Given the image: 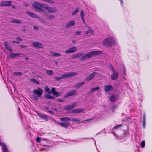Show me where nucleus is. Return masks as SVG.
Here are the masks:
<instances>
[{
	"instance_id": "1",
	"label": "nucleus",
	"mask_w": 152,
	"mask_h": 152,
	"mask_svg": "<svg viewBox=\"0 0 152 152\" xmlns=\"http://www.w3.org/2000/svg\"><path fill=\"white\" fill-rule=\"evenodd\" d=\"M102 53L101 51H94L90 52L87 54L84 55L83 53H78L76 54L77 58L81 57L79 58V59L80 61H82L88 59L92 56L101 54Z\"/></svg>"
},
{
	"instance_id": "2",
	"label": "nucleus",
	"mask_w": 152,
	"mask_h": 152,
	"mask_svg": "<svg viewBox=\"0 0 152 152\" xmlns=\"http://www.w3.org/2000/svg\"><path fill=\"white\" fill-rule=\"evenodd\" d=\"M39 6L42 7H44V5L37 2H34L32 4V6L36 10L40 12L43 13V14L45 16V17H46V15H48L47 13Z\"/></svg>"
},
{
	"instance_id": "3",
	"label": "nucleus",
	"mask_w": 152,
	"mask_h": 152,
	"mask_svg": "<svg viewBox=\"0 0 152 152\" xmlns=\"http://www.w3.org/2000/svg\"><path fill=\"white\" fill-rule=\"evenodd\" d=\"M77 73L76 72H69L61 75L60 77H55L54 79L56 81H59L62 79L69 78L77 75Z\"/></svg>"
},
{
	"instance_id": "4",
	"label": "nucleus",
	"mask_w": 152,
	"mask_h": 152,
	"mask_svg": "<svg viewBox=\"0 0 152 152\" xmlns=\"http://www.w3.org/2000/svg\"><path fill=\"white\" fill-rule=\"evenodd\" d=\"M103 43L105 46L110 47L114 45L115 41L113 38L110 37L105 39L103 41Z\"/></svg>"
},
{
	"instance_id": "5",
	"label": "nucleus",
	"mask_w": 152,
	"mask_h": 152,
	"mask_svg": "<svg viewBox=\"0 0 152 152\" xmlns=\"http://www.w3.org/2000/svg\"><path fill=\"white\" fill-rule=\"evenodd\" d=\"M43 8L45 9L48 12L52 13H55L57 10L55 8H53L47 5H44Z\"/></svg>"
},
{
	"instance_id": "6",
	"label": "nucleus",
	"mask_w": 152,
	"mask_h": 152,
	"mask_svg": "<svg viewBox=\"0 0 152 152\" xmlns=\"http://www.w3.org/2000/svg\"><path fill=\"white\" fill-rule=\"evenodd\" d=\"M38 90L35 89L33 91V93L36 95L37 97H40L43 93V90L39 88H37Z\"/></svg>"
},
{
	"instance_id": "7",
	"label": "nucleus",
	"mask_w": 152,
	"mask_h": 152,
	"mask_svg": "<svg viewBox=\"0 0 152 152\" xmlns=\"http://www.w3.org/2000/svg\"><path fill=\"white\" fill-rule=\"evenodd\" d=\"M77 91L76 90H73L67 93L64 96V98H67L70 96H72L76 95L77 94Z\"/></svg>"
},
{
	"instance_id": "8",
	"label": "nucleus",
	"mask_w": 152,
	"mask_h": 152,
	"mask_svg": "<svg viewBox=\"0 0 152 152\" xmlns=\"http://www.w3.org/2000/svg\"><path fill=\"white\" fill-rule=\"evenodd\" d=\"M77 50V48L76 46H74L70 48L68 50L65 51V53L66 54H69L73 53L76 52Z\"/></svg>"
},
{
	"instance_id": "9",
	"label": "nucleus",
	"mask_w": 152,
	"mask_h": 152,
	"mask_svg": "<svg viewBox=\"0 0 152 152\" xmlns=\"http://www.w3.org/2000/svg\"><path fill=\"white\" fill-rule=\"evenodd\" d=\"M118 72L115 71L112 72L111 78L112 80H115L118 78Z\"/></svg>"
},
{
	"instance_id": "10",
	"label": "nucleus",
	"mask_w": 152,
	"mask_h": 152,
	"mask_svg": "<svg viewBox=\"0 0 152 152\" xmlns=\"http://www.w3.org/2000/svg\"><path fill=\"white\" fill-rule=\"evenodd\" d=\"M37 114L38 116L45 120L46 121H47L48 119V116L46 115H44L41 113L39 112L37 113Z\"/></svg>"
},
{
	"instance_id": "11",
	"label": "nucleus",
	"mask_w": 152,
	"mask_h": 152,
	"mask_svg": "<svg viewBox=\"0 0 152 152\" xmlns=\"http://www.w3.org/2000/svg\"><path fill=\"white\" fill-rule=\"evenodd\" d=\"M32 44L34 47H37L38 48H42L43 47V45L38 42H33Z\"/></svg>"
},
{
	"instance_id": "12",
	"label": "nucleus",
	"mask_w": 152,
	"mask_h": 152,
	"mask_svg": "<svg viewBox=\"0 0 152 152\" xmlns=\"http://www.w3.org/2000/svg\"><path fill=\"white\" fill-rule=\"evenodd\" d=\"M113 87L112 86L107 85L104 86V89L105 92H107L112 90Z\"/></svg>"
},
{
	"instance_id": "13",
	"label": "nucleus",
	"mask_w": 152,
	"mask_h": 152,
	"mask_svg": "<svg viewBox=\"0 0 152 152\" xmlns=\"http://www.w3.org/2000/svg\"><path fill=\"white\" fill-rule=\"evenodd\" d=\"M96 72H93L91 73L90 75L87 76L86 79V80L87 81H88L91 80L96 75Z\"/></svg>"
},
{
	"instance_id": "14",
	"label": "nucleus",
	"mask_w": 152,
	"mask_h": 152,
	"mask_svg": "<svg viewBox=\"0 0 152 152\" xmlns=\"http://www.w3.org/2000/svg\"><path fill=\"white\" fill-rule=\"evenodd\" d=\"M51 91L53 94L56 97H58L61 95V93H60L57 92L56 91L55 88L54 87L52 88Z\"/></svg>"
},
{
	"instance_id": "15",
	"label": "nucleus",
	"mask_w": 152,
	"mask_h": 152,
	"mask_svg": "<svg viewBox=\"0 0 152 152\" xmlns=\"http://www.w3.org/2000/svg\"><path fill=\"white\" fill-rule=\"evenodd\" d=\"M12 2L11 1H4L1 3L0 6H6L11 5Z\"/></svg>"
},
{
	"instance_id": "16",
	"label": "nucleus",
	"mask_w": 152,
	"mask_h": 152,
	"mask_svg": "<svg viewBox=\"0 0 152 152\" xmlns=\"http://www.w3.org/2000/svg\"><path fill=\"white\" fill-rule=\"evenodd\" d=\"M58 124L61 125L63 127L66 128H68L70 125L69 122L59 123H58Z\"/></svg>"
},
{
	"instance_id": "17",
	"label": "nucleus",
	"mask_w": 152,
	"mask_h": 152,
	"mask_svg": "<svg viewBox=\"0 0 152 152\" xmlns=\"http://www.w3.org/2000/svg\"><path fill=\"white\" fill-rule=\"evenodd\" d=\"M0 145L3 146V152H8L7 148L4 143L2 142H0Z\"/></svg>"
},
{
	"instance_id": "18",
	"label": "nucleus",
	"mask_w": 152,
	"mask_h": 152,
	"mask_svg": "<svg viewBox=\"0 0 152 152\" xmlns=\"http://www.w3.org/2000/svg\"><path fill=\"white\" fill-rule=\"evenodd\" d=\"M4 45L5 48L9 51H12V50L11 48L8 44L7 41H5L4 43Z\"/></svg>"
},
{
	"instance_id": "19",
	"label": "nucleus",
	"mask_w": 152,
	"mask_h": 152,
	"mask_svg": "<svg viewBox=\"0 0 152 152\" xmlns=\"http://www.w3.org/2000/svg\"><path fill=\"white\" fill-rule=\"evenodd\" d=\"M75 22L74 21H70L69 22L67 23L66 25V28H68L72 26H73L75 25Z\"/></svg>"
},
{
	"instance_id": "20",
	"label": "nucleus",
	"mask_w": 152,
	"mask_h": 152,
	"mask_svg": "<svg viewBox=\"0 0 152 152\" xmlns=\"http://www.w3.org/2000/svg\"><path fill=\"white\" fill-rule=\"evenodd\" d=\"M142 126L143 128H145V113L144 114L142 119Z\"/></svg>"
},
{
	"instance_id": "21",
	"label": "nucleus",
	"mask_w": 152,
	"mask_h": 152,
	"mask_svg": "<svg viewBox=\"0 0 152 152\" xmlns=\"http://www.w3.org/2000/svg\"><path fill=\"white\" fill-rule=\"evenodd\" d=\"M45 97L46 99H55L54 97L48 94H45Z\"/></svg>"
},
{
	"instance_id": "22",
	"label": "nucleus",
	"mask_w": 152,
	"mask_h": 152,
	"mask_svg": "<svg viewBox=\"0 0 152 152\" xmlns=\"http://www.w3.org/2000/svg\"><path fill=\"white\" fill-rule=\"evenodd\" d=\"M84 83H85V82L84 81L81 82L75 85L74 86V87L75 88H79L80 87H81V86H82L83 85Z\"/></svg>"
},
{
	"instance_id": "23",
	"label": "nucleus",
	"mask_w": 152,
	"mask_h": 152,
	"mask_svg": "<svg viewBox=\"0 0 152 152\" xmlns=\"http://www.w3.org/2000/svg\"><path fill=\"white\" fill-rule=\"evenodd\" d=\"M54 18V16L52 14H48L46 15V17L45 18L48 19H53Z\"/></svg>"
},
{
	"instance_id": "24",
	"label": "nucleus",
	"mask_w": 152,
	"mask_h": 152,
	"mask_svg": "<svg viewBox=\"0 0 152 152\" xmlns=\"http://www.w3.org/2000/svg\"><path fill=\"white\" fill-rule=\"evenodd\" d=\"M86 35L89 36L94 34L93 31L92 29L89 30L88 31H86Z\"/></svg>"
},
{
	"instance_id": "25",
	"label": "nucleus",
	"mask_w": 152,
	"mask_h": 152,
	"mask_svg": "<svg viewBox=\"0 0 152 152\" xmlns=\"http://www.w3.org/2000/svg\"><path fill=\"white\" fill-rule=\"evenodd\" d=\"M21 55V54L20 53H11L10 54L9 56L11 58H13Z\"/></svg>"
},
{
	"instance_id": "26",
	"label": "nucleus",
	"mask_w": 152,
	"mask_h": 152,
	"mask_svg": "<svg viewBox=\"0 0 152 152\" xmlns=\"http://www.w3.org/2000/svg\"><path fill=\"white\" fill-rule=\"evenodd\" d=\"M100 89L99 87H97L91 89L89 91V93H91L96 90H99Z\"/></svg>"
},
{
	"instance_id": "27",
	"label": "nucleus",
	"mask_w": 152,
	"mask_h": 152,
	"mask_svg": "<svg viewBox=\"0 0 152 152\" xmlns=\"http://www.w3.org/2000/svg\"><path fill=\"white\" fill-rule=\"evenodd\" d=\"M11 22L12 23H13L18 24L21 23V22L20 20L16 19L12 20L11 21Z\"/></svg>"
},
{
	"instance_id": "28",
	"label": "nucleus",
	"mask_w": 152,
	"mask_h": 152,
	"mask_svg": "<svg viewBox=\"0 0 152 152\" xmlns=\"http://www.w3.org/2000/svg\"><path fill=\"white\" fill-rule=\"evenodd\" d=\"M28 14L30 16L34 18H37L38 17V16L37 15L34 14L30 12H28Z\"/></svg>"
},
{
	"instance_id": "29",
	"label": "nucleus",
	"mask_w": 152,
	"mask_h": 152,
	"mask_svg": "<svg viewBox=\"0 0 152 152\" xmlns=\"http://www.w3.org/2000/svg\"><path fill=\"white\" fill-rule=\"evenodd\" d=\"M110 100L111 102H114L117 100L116 97L114 96H112L110 98Z\"/></svg>"
},
{
	"instance_id": "30",
	"label": "nucleus",
	"mask_w": 152,
	"mask_h": 152,
	"mask_svg": "<svg viewBox=\"0 0 152 152\" xmlns=\"http://www.w3.org/2000/svg\"><path fill=\"white\" fill-rule=\"evenodd\" d=\"M76 104H77L76 103H74L72 104H69L68 105L69 106L70 109H71L75 107H76Z\"/></svg>"
},
{
	"instance_id": "31",
	"label": "nucleus",
	"mask_w": 152,
	"mask_h": 152,
	"mask_svg": "<svg viewBox=\"0 0 152 152\" xmlns=\"http://www.w3.org/2000/svg\"><path fill=\"white\" fill-rule=\"evenodd\" d=\"M60 119L61 121H68L70 120V119L69 117L61 118H60Z\"/></svg>"
},
{
	"instance_id": "32",
	"label": "nucleus",
	"mask_w": 152,
	"mask_h": 152,
	"mask_svg": "<svg viewBox=\"0 0 152 152\" xmlns=\"http://www.w3.org/2000/svg\"><path fill=\"white\" fill-rule=\"evenodd\" d=\"M45 91L48 94H51V91L50 89L48 87H46L45 88Z\"/></svg>"
},
{
	"instance_id": "33",
	"label": "nucleus",
	"mask_w": 152,
	"mask_h": 152,
	"mask_svg": "<svg viewBox=\"0 0 152 152\" xmlns=\"http://www.w3.org/2000/svg\"><path fill=\"white\" fill-rule=\"evenodd\" d=\"M46 73L49 75H52L53 74V72L52 70H47L46 71Z\"/></svg>"
},
{
	"instance_id": "34",
	"label": "nucleus",
	"mask_w": 152,
	"mask_h": 152,
	"mask_svg": "<svg viewBox=\"0 0 152 152\" xmlns=\"http://www.w3.org/2000/svg\"><path fill=\"white\" fill-rule=\"evenodd\" d=\"M145 142L144 140L142 141L140 144V146L142 148H143L145 147Z\"/></svg>"
},
{
	"instance_id": "35",
	"label": "nucleus",
	"mask_w": 152,
	"mask_h": 152,
	"mask_svg": "<svg viewBox=\"0 0 152 152\" xmlns=\"http://www.w3.org/2000/svg\"><path fill=\"white\" fill-rule=\"evenodd\" d=\"M79 11V9L78 8H77L72 13V15H75Z\"/></svg>"
},
{
	"instance_id": "36",
	"label": "nucleus",
	"mask_w": 152,
	"mask_h": 152,
	"mask_svg": "<svg viewBox=\"0 0 152 152\" xmlns=\"http://www.w3.org/2000/svg\"><path fill=\"white\" fill-rule=\"evenodd\" d=\"M30 81L31 82L37 83V84H39V82L36 80L35 79H31L30 80Z\"/></svg>"
},
{
	"instance_id": "37",
	"label": "nucleus",
	"mask_w": 152,
	"mask_h": 152,
	"mask_svg": "<svg viewBox=\"0 0 152 152\" xmlns=\"http://www.w3.org/2000/svg\"><path fill=\"white\" fill-rule=\"evenodd\" d=\"M14 75H18L19 76H20L22 75V74L20 72H14Z\"/></svg>"
},
{
	"instance_id": "38",
	"label": "nucleus",
	"mask_w": 152,
	"mask_h": 152,
	"mask_svg": "<svg viewBox=\"0 0 152 152\" xmlns=\"http://www.w3.org/2000/svg\"><path fill=\"white\" fill-rule=\"evenodd\" d=\"M72 120L74 121L77 122L80 121V119L78 118H74L72 119Z\"/></svg>"
},
{
	"instance_id": "39",
	"label": "nucleus",
	"mask_w": 152,
	"mask_h": 152,
	"mask_svg": "<svg viewBox=\"0 0 152 152\" xmlns=\"http://www.w3.org/2000/svg\"><path fill=\"white\" fill-rule=\"evenodd\" d=\"M80 16L81 17V18H84V12L83 11H82L80 12Z\"/></svg>"
},
{
	"instance_id": "40",
	"label": "nucleus",
	"mask_w": 152,
	"mask_h": 152,
	"mask_svg": "<svg viewBox=\"0 0 152 152\" xmlns=\"http://www.w3.org/2000/svg\"><path fill=\"white\" fill-rule=\"evenodd\" d=\"M52 55L54 56H55L58 57L61 56V54L59 53H53L52 54Z\"/></svg>"
},
{
	"instance_id": "41",
	"label": "nucleus",
	"mask_w": 152,
	"mask_h": 152,
	"mask_svg": "<svg viewBox=\"0 0 152 152\" xmlns=\"http://www.w3.org/2000/svg\"><path fill=\"white\" fill-rule=\"evenodd\" d=\"M64 108L65 110H67L70 109L68 105L65 106Z\"/></svg>"
},
{
	"instance_id": "42",
	"label": "nucleus",
	"mask_w": 152,
	"mask_h": 152,
	"mask_svg": "<svg viewBox=\"0 0 152 152\" xmlns=\"http://www.w3.org/2000/svg\"><path fill=\"white\" fill-rule=\"evenodd\" d=\"M77 113H80L83 112L84 110V109H77Z\"/></svg>"
},
{
	"instance_id": "43",
	"label": "nucleus",
	"mask_w": 152,
	"mask_h": 152,
	"mask_svg": "<svg viewBox=\"0 0 152 152\" xmlns=\"http://www.w3.org/2000/svg\"><path fill=\"white\" fill-rule=\"evenodd\" d=\"M77 58L76 54H75L72 55L71 57V58L72 59H73L75 58Z\"/></svg>"
},
{
	"instance_id": "44",
	"label": "nucleus",
	"mask_w": 152,
	"mask_h": 152,
	"mask_svg": "<svg viewBox=\"0 0 152 152\" xmlns=\"http://www.w3.org/2000/svg\"><path fill=\"white\" fill-rule=\"evenodd\" d=\"M109 68L111 69L112 72L115 71L113 66L112 65H110V66Z\"/></svg>"
},
{
	"instance_id": "45",
	"label": "nucleus",
	"mask_w": 152,
	"mask_h": 152,
	"mask_svg": "<svg viewBox=\"0 0 152 152\" xmlns=\"http://www.w3.org/2000/svg\"><path fill=\"white\" fill-rule=\"evenodd\" d=\"M39 21L41 23H45V22L43 19H42L41 18H39Z\"/></svg>"
},
{
	"instance_id": "46",
	"label": "nucleus",
	"mask_w": 152,
	"mask_h": 152,
	"mask_svg": "<svg viewBox=\"0 0 152 152\" xmlns=\"http://www.w3.org/2000/svg\"><path fill=\"white\" fill-rule=\"evenodd\" d=\"M81 33V31H78L75 33V34L76 35H80Z\"/></svg>"
},
{
	"instance_id": "47",
	"label": "nucleus",
	"mask_w": 152,
	"mask_h": 152,
	"mask_svg": "<svg viewBox=\"0 0 152 152\" xmlns=\"http://www.w3.org/2000/svg\"><path fill=\"white\" fill-rule=\"evenodd\" d=\"M36 140L37 141V142H40L41 141V139L40 137H37L36 138Z\"/></svg>"
},
{
	"instance_id": "48",
	"label": "nucleus",
	"mask_w": 152,
	"mask_h": 152,
	"mask_svg": "<svg viewBox=\"0 0 152 152\" xmlns=\"http://www.w3.org/2000/svg\"><path fill=\"white\" fill-rule=\"evenodd\" d=\"M56 101L58 102H63L64 101V100H63L62 99H57L56 100Z\"/></svg>"
},
{
	"instance_id": "49",
	"label": "nucleus",
	"mask_w": 152,
	"mask_h": 152,
	"mask_svg": "<svg viewBox=\"0 0 152 152\" xmlns=\"http://www.w3.org/2000/svg\"><path fill=\"white\" fill-rule=\"evenodd\" d=\"M93 117L92 118H91L86 119V120H85L84 121H87V122H89L91 120H93Z\"/></svg>"
},
{
	"instance_id": "50",
	"label": "nucleus",
	"mask_w": 152,
	"mask_h": 152,
	"mask_svg": "<svg viewBox=\"0 0 152 152\" xmlns=\"http://www.w3.org/2000/svg\"><path fill=\"white\" fill-rule=\"evenodd\" d=\"M48 112L50 114H51L54 115V113L52 111L49 110L48 111Z\"/></svg>"
},
{
	"instance_id": "51",
	"label": "nucleus",
	"mask_w": 152,
	"mask_h": 152,
	"mask_svg": "<svg viewBox=\"0 0 152 152\" xmlns=\"http://www.w3.org/2000/svg\"><path fill=\"white\" fill-rule=\"evenodd\" d=\"M20 46L22 48H26L27 47V46L24 45H20Z\"/></svg>"
},
{
	"instance_id": "52",
	"label": "nucleus",
	"mask_w": 152,
	"mask_h": 152,
	"mask_svg": "<svg viewBox=\"0 0 152 152\" xmlns=\"http://www.w3.org/2000/svg\"><path fill=\"white\" fill-rule=\"evenodd\" d=\"M33 99L34 100H38V99L37 98V96H35L33 95Z\"/></svg>"
},
{
	"instance_id": "53",
	"label": "nucleus",
	"mask_w": 152,
	"mask_h": 152,
	"mask_svg": "<svg viewBox=\"0 0 152 152\" xmlns=\"http://www.w3.org/2000/svg\"><path fill=\"white\" fill-rule=\"evenodd\" d=\"M122 126V125H121V124H120V125H118L116 126H115L114 127V128L115 129H116L118 128V127L119 126Z\"/></svg>"
},
{
	"instance_id": "54",
	"label": "nucleus",
	"mask_w": 152,
	"mask_h": 152,
	"mask_svg": "<svg viewBox=\"0 0 152 152\" xmlns=\"http://www.w3.org/2000/svg\"><path fill=\"white\" fill-rule=\"evenodd\" d=\"M81 20L83 22L84 24H86V22L85 21V20L84 18H81Z\"/></svg>"
},
{
	"instance_id": "55",
	"label": "nucleus",
	"mask_w": 152,
	"mask_h": 152,
	"mask_svg": "<svg viewBox=\"0 0 152 152\" xmlns=\"http://www.w3.org/2000/svg\"><path fill=\"white\" fill-rule=\"evenodd\" d=\"M81 20L83 22L84 24H86V22L85 21V20L84 18H81Z\"/></svg>"
},
{
	"instance_id": "56",
	"label": "nucleus",
	"mask_w": 152,
	"mask_h": 152,
	"mask_svg": "<svg viewBox=\"0 0 152 152\" xmlns=\"http://www.w3.org/2000/svg\"><path fill=\"white\" fill-rule=\"evenodd\" d=\"M16 39L18 41H21L22 40V39L20 38L19 37H17L16 38Z\"/></svg>"
},
{
	"instance_id": "57",
	"label": "nucleus",
	"mask_w": 152,
	"mask_h": 152,
	"mask_svg": "<svg viewBox=\"0 0 152 152\" xmlns=\"http://www.w3.org/2000/svg\"><path fill=\"white\" fill-rule=\"evenodd\" d=\"M73 113H77V109H74L73 110Z\"/></svg>"
},
{
	"instance_id": "58",
	"label": "nucleus",
	"mask_w": 152,
	"mask_h": 152,
	"mask_svg": "<svg viewBox=\"0 0 152 152\" xmlns=\"http://www.w3.org/2000/svg\"><path fill=\"white\" fill-rule=\"evenodd\" d=\"M48 2L51 3H54V2L52 0H48Z\"/></svg>"
},
{
	"instance_id": "59",
	"label": "nucleus",
	"mask_w": 152,
	"mask_h": 152,
	"mask_svg": "<svg viewBox=\"0 0 152 152\" xmlns=\"http://www.w3.org/2000/svg\"><path fill=\"white\" fill-rule=\"evenodd\" d=\"M12 42L13 43H16L17 44H19V42L18 41H13Z\"/></svg>"
},
{
	"instance_id": "60",
	"label": "nucleus",
	"mask_w": 152,
	"mask_h": 152,
	"mask_svg": "<svg viewBox=\"0 0 152 152\" xmlns=\"http://www.w3.org/2000/svg\"><path fill=\"white\" fill-rule=\"evenodd\" d=\"M33 28L35 30H37L38 29V28L36 26H34L33 27Z\"/></svg>"
},
{
	"instance_id": "61",
	"label": "nucleus",
	"mask_w": 152,
	"mask_h": 152,
	"mask_svg": "<svg viewBox=\"0 0 152 152\" xmlns=\"http://www.w3.org/2000/svg\"><path fill=\"white\" fill-rule=\"evenodd\" d=\"M52 110H53L55 111H58V110L56 108H53L52 109Z\"/></svg>"
},
{
	"instance_id": "62",
	"label": "nucleus",
	"mask_w": 152,
	"mask_h": 152,
	"mask_svg": "<svg viewBox=\"0 0 152 152\" xmlns=\"http://www.w3.org/2000/svg\"><path fill=\"white\" fill-rule=\"evenodd\" d=\"M73 112V110H69V111L68 113H73V112Z\"/></svg>"
},
{
	"instance_id": "63",
	"label": "nucleus",
	"mask_w": 152,
	"mask_h": 152,
	"mask_svg": "<svg viewBox=\"0 0 152 152\" xmlns=\"http://www.w3.org/2000/svg\"><path fill=\"white\" fill-rule=\"evenodd\" d=\"M23 5L25 6V7H27L28 6V4L26 3H24L23 4Z\"/></svg>"
},
{
	"instance_id": "64",
	"label": "nucleus",
	"mask_w": 152,
	"mask_h": 152,
	"mask_svg": "<svg viewBox=\"0 0 152 152\" xmlns=\"http://www.w3.org/2000/svg\"><path fill=\"white\" fill-rule=\"evenodd\" d=\"M45 148H42L40 149V151H43L45 150Z\"/></svg>"
}]
</instances>
